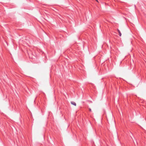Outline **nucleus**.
Masks as SVG:
<instances>
[{
	"label": "nucleus",
	"mask_w": 146,
	"mask_h": 146,
	"mask_svg": "<svg viewBox=\"0 0 146 146\" xmlns=\"http://www.w3.org/2000/svg\"><path fill=\"white\" fill-rule=\"evenodd\" d=\"M117 31L118 33H119V36H121V34L119 30L118 29H117Z\"/></svg>",
	"instance_id": "f03ea898"
},
{
	"label": "nucleus",
	"mask_w": 146,
	"mask_h": 146,
	"mask_svg": "<svg viewBox=\"0 0 146 146\" xmlns=\"http://www.w3.org/2000/svg\"><path fill=\"white\" fill-rule=\"evenodd\" d=\"M96 1H97V2H98V0H95Z\"/></svg>",
	"instance_id": "20e7f679"
},
{
	"label": "nucleus",
	"mask_w": 146,
	"mask_h": 146,
	"mask_svg": "<svg viewBox=\"0 0 146 146\" xmlns=\"http://www.w3.org/2000/svg\"><path fill=\"white\" fill-rule=\"evenodd\" d=\"M89 111L90 112H91L92 111V110H91V108H89Z\"/></svg>",
	"instance_id": "7ed1b4c3"
},
{
	"label": "nucleus",
	"mask_w": 146,
	"mask_h": 146,
	"mask_svg": "<svg viewBox=\"0 0 146 146\" xmlns=\"http://www.w3.org/2000/svg\"><path fill=\"white\" fill-rule=\"evenodd\" d=\"M71 103L72 104L74 105V106H76V103L72 101L71 102Z\"/></svg>",
	"instance_id": "f257e3e1"
}]
</instances>
